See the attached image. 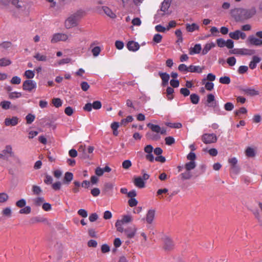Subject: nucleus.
<instances>
[{"label": "nucleus", "mask_w": 262, "mask_h": 262, "mask_svg": "<svg viewBox=\"0 0 262 262\" xmlns=\"http://www.w3.org/2000/svg\"><path fill=\"white\" fill-rule=\"evenodd\" d=\"M236 60L234 57H230L227 59V62L230 66H234L236 63Z\"/></svg>", "instance_id": "60"}, {"label": "nucleus", "mask_w": 262, "mask_h": 262, "mask_svg": "<svg viewBox=\"0 0 262 262\" xmlns=\"http://www.w3.org/2000/svg\"><path fill=\"white\" fill-rule=\"evenodd\" d=\"M2 152L5 160L8 159L9 157H12L14 154L12 147L10 145H7L5 149L2 150Z\"/></svg>", "instance_id": "14"}, {"label": "nucleus", "mask_w": 262, "mask_h": 262, "mask_svg": "<svg viewBox=\"0 0 262 262\" xmlns=\"http://www.w3.org/2000/svg\"><path fill=\"white\" fill-rule=\"evenodd\" d=\"M155 211L154 210H149L146 217V222L149 223L151 224L155 217Z\"/></svg>", "instance_id": "23"}, {"label": "nucleus", "mask_w": 262, "mask_h": 262, "mask_svg": "<svg viewBox=\"0 0 262 262\" xmlns=\"http://www.w3.org/2000/svg\"><path fill=\"white\" fill-rule=\"evenodd\" d=\"M26 204V202L25 200L24 199H21L19 200L16 203V205L19 208H23V207H25Z\"/></svg>", "instance_id": "64"}, {"label": "nucleus", "mask_w": 262, "mask_h": 262, "mask_svg": "<svg viewBox=\"0 0 262 262\" xmlns=\"http://www.w3.org/2000/svg\"><path fill=\"white\" fill-rule=\"evenodd\" d=\"M11 102L8 101H4L1 102L0 105L3 109L8 110L10 108Z\"/></svg>", "instance_id": "51"}, {"label": "nucleus", "mask_w": 262, "mask_h": 262, "mask_svg": "<svg viewBox=\"0 0 262 262\" xmlns=\"http://www.w3.org/2000/svg\"><path fill=\"white\" fill-rule=\"evenodd\" d=\"M73 179V174L72 172H66L63 178V183L64 184H69Z\"/></svg>", "instance_id": "27"}, {"label": "nucleus", "mask_w": 262, "mask_h": 262, "mask_svg": "<svg viewBox=\"0 0 262 262\" xmlns=\"http://www.w3.org/2000/svg\"><path fill=\"white\" fill-rule=\"evenodd\" d=\"M68 35L64 33H56L53 36L51 39L52 43H56L60 41H66L68 39Z\"/></svg>", "instance_id": "9"}, {"label": "nucleus", "mask_w": 262, "mask_h": 262, "mask_svg": "<svg viewBox=\"0 0 262 262\" xmlns=\"http://www.w3.org/2000/svg\"><path fill=\"white\" fill-rule=\"evenodd\" d=\"M247 113V110L245 107H241L238 110L235 111V114L236 116H240L241 114H245Z\"/></svg>", "instance_id": "55"}, {"label": "nucleus", "mask_w": 262, "mask_h": 262, "mask_svg": "<svg viewBox=\"0 0 262 262\" xmlns=\"http://www.w3.org/2000/svg\"><path fill=\"white\" fill-rule=\"evenodd\" d=\"M31 222L32 224L36 223H47V220L40 216H37L32 217L31 219Z\"/></svg>", "instance_id": "29"}, {"label": "nucleus", "mask_w": 262, "mask_h": 262, "mask_svg": "<svg viewBox=\"0 0 262 262\" xmlns=\"http://www.w3.org/2000/svg\"><path fill=\"white\" fill-rule=\"evenodd\" d=\"M18 123V118L17 117L12 118H7L5 120V124L6 126H15Z\"/></svg>", "instance_id": "17"}, {"label": "nucleus", "mask_w": 262, "mask_h": 262, "mask_svg": "<svg viewBox=\"0 0 262 262\" xmlns=\"http://www.w3.org/2000/svg\"><path fill=\"white\" fill-rule=\"evenodd\" d=\"M191 102L194 104H196L199 103L200 100L199 96L195 94H192L190 96Z\"/></svg>", "instance_id": "40"}, {"label": "nucleus", "mask_w": 262, "mask_h": 262, "mask_svg": "<svg viewBox=\"0 0 262 262\" xmlns=\"http://www.w3.org/2000/svg\"><path fill=\"white\" fill-rule=\"evenodd\" d=\"M11 63L10 60L7 58H2L0 59V66L6 67Z\"/></svg>", "instance_id": "39"}, {"label": "nucleus", "mask_w": 262, "mask_h": 262, "mask_svg": "<svg viewBox=\"0 0 262 262\" xmlns=\"http://www.w3.org/2000/svg\"><path fill=\"white\" fill-rule=\"evenodd\" d=\"M240 90L244 94L251 96H256L259 94L258 91L250 88H241Z\"/></svg>", "instance_id": "13"}, {"label": "nucleus", "mask_w": 262, "mask_h": 262, "mask_svg": "<svg viewBox=\"0 0 262 262\" xmlns=\"http://www.w3.org/2000/svg\"><path fill=\"white\" fill-rule=\"evenodd\" d=\"M83 12L81 10H79L68 17L65 21L66 28L70 29L76 26L79 20L83 16Z\"/></svg>", "instance_id": "1"}, {"label": "nucleus", "mask_w": 262, "mask_h": 262, "mask_svg": "<svg viewBox=\"0 0 262 262\" xmlns=\"http://www.w3.org/2000/svg\"><path fill=\"white\" fill-rule=\"evenodd\" d=\"M229 36L231 38L234 40H238L239 38L245 39L247 37L246 33L239 30H236L234 32H230Z\"/></svg>", "instance_id": "7"}, {"label": "nucleus", "mask_w": 262, "mask_h": 262, "mask_svg": "<svg viewBox=\"0 0 262 262\" xmlns=\"http://www.w3.org/2000/svg\"><path fill=\"white\" fill-rule=\"evenodd\" d=\"M192 175L191 172L186 170L185 172L182 173L180 174L181 179L183 180H189L192 177Z\"/></svg>", "instance_id": "38"}, {"label": "nucleus", "mask_w": 262, "mask_h": 262, "mask_svg": "<svg viewBox=\"0 0 262 262\" xmlns=\"http://www.w3.org/2000/svg\"><path fill=\"white\" fill-rule=\"evenodd\" d=\"M174 92L173 89L171 87H168L166 90V94L168 100L173 99L172 94Z\"/></svg>", "instance_id": "45"}, {"label": "nucleus", "mask_w": 262, "mask_h": 262, "mask_svg": "<svg viewBox=\"0 0 262 262\" xmlns=\"http://www.w3.org/2000/svg\"><path fill=\"white\" fill-rule=\"evenodd\" d=\"M33 57L39 61H46L48 59L46 55L41 54L39 52L35 53Z\"/></svg>", "instance_id": "31"}, {"label": "nucleus", "mask_w": 262, "mask_h": 262, "mask_svg": "<svg viewBox=\"0 0 262 262\" xmlns=\"http://www.w3.org/2000/svg\"><path fill=\"white\" fill-rule=\"evenodd\" d=\"M255 50L246 48L234 49L230 51V53L235 55H252L255 54Z\"/></svg>", "instance_id": "3"}, {"label": "nucleus", "mask_w": 262, "mask_h": 262, "mask_svg": "<svg viewBox=\"0 0 262 262\" xmlns=\"http://www.w3.org/2000/svg\"><path fill=\"white\" fill-rule=\"evenodd\" d=\"M204 69V67H201L200 66H195L193 65H190L189 67V72L193 73H201L203 71V70Z\"/></svg>", "instance_id": "26"}, {"label": "nucleus", "mask_w": 262, "mask_h": 262, "mask_svg": "<svg viewBox=\"0 0 262 262\" xmlns=\"http://www.w3.org/2000/svg\"><path fill=\"white\" fill-rule=\"evenodd\" d=\"M245 154L248 157H254L255 156V150L250 147L247 148Z\"/></svg>", "instance_id": "37"}, {"label": "nucleus", "mask_w": 262, "mask_h": 262, "mask_svg": "<svg viewBox=\"0 0 262 262\" xmlns=\"http://www.w3.org/2000/svg\"><path fill=\"white\" fill-rule=\"evenodd\" d=\"M186 29L189 32H193L195 30H198L199 29V26L195 23L192 24H186Z\"/></svg>", "instance_id": "24"}, {"label": "nucleus", "mask_w": 262, "mask_h": 262, "mask_svg": "<svg viewBox=\"0 0 262 262\" xmlns=\"http://www.w3.org/2000/svg\"><path fill=\"white\" fill-rule=\"evenodd\" d=\"M147 126L154 132L160 133L161 135H165L166 133V129L164 128H161L158 125H155L151 123H149L147 124Z\"/></svg>", "instance_id": "10"}, {"label": "nucleus", "mask_w": 262, "mask_h": 262, "mask_svg": "<svg viewBox=\"0 0 262 262\" xmlns=\"http://www.w3.org/2000/svg\"><path fill=\"white\" fill-rule=\"evenodd\" d=\"M246 42L251 45L260 46L262 45V39L258 38L254 35H250L246 40Z\"/></svg>", "instance_id": "12"}, {"label": "nucleus", "mask_w": 262, "mask_h": 262, "mask_svg": "<svg viewBox=\"0 0 262 262\" xmlns=\"http://www.w3.org/2000/svg\"><path fill=\"white\" fill-rule=\"evenodd\" d=\"M215 46V43L213 42L206 43L202 50V54L206 55Z\"/></svg>", "instance_id": "28"}, {"label": "nucleus", "mask_w": 262, "mask_h": 262, "mask_svg": "<svg viewBox=\"0 0 262 262\" xmlns=\"http://www.w3.org/2000/svg\"><path fill=\"white\" fill-rule=\"evenodd\" d=\"M240 170V168L237 165L230 166V172L237 174Z\"/></svg>", "instance_id": "47"}, {"label": "nucleus", "mask_w": 262, "mask_h": 262, "mask_svg": "<svg viewBox=\"0 0 262 262\" xmlns=\"http://www.w3.org/2000/svg\"><path fill=\"white\" fill-rule=\"evenodd\" d=\"M36 88V83L32 80L28 79L25 80L23 84L24 90L31 92Z\"/></svg>", "instance_id": "6"}, {"label": "nucleus", "mask_w": 262, "mask_h": 262, "mask_svg": "<svg viewBox=\"0 0 262 262\" xmlns=\"http://www.w3.org/2000/svg\"><path fill=\"white\" fill-rule=\"evenodd\" d=\"M178 70L182 72H189V67H187L185 64H180L178 67Z\"/></svg>", "instance_id": "49"}, {"label": "nucleus", "mask_w": 262, "mask_h": 262, "mask_svg": "<svg viewBox=\"0 0 262 262\" xmlns=\"http://www.w3.org/2000/svg\"><path fill=\"white\" fill-rule=\"evenodd\" d=\"M132 166V162L129 160H126L122 163V167L124 169H127Z\"/></svg>", "instance_id": "58"}, {"label": "nucleus", "mask_w": 262, "mask_h": 262, "mask_svg": "<svg viewBox=\"0 0 262 262\" xmlns=\"http://www.w3.org/2000/svg\"><path fill=\"white\" fill-rule=\"evenodd\" d=\"M34 73L31 70H27L25 72V76L28 79H32L34 77Z\"/></svg>", "instance_id": "61"}, {"label": "nucleus", "mask_w": 262, "mask_h": 262, "mask_svg": "<svg viewBox=\"0 0 262 262\" xmlns=\"http://www.w3.org/2000/svg\"><path fill=\"white\" fill-rule=\"evenodd\" d=\"M9 198L8 195L6 193H0V203L6 202Z\"/></svg>", "instance_id": "56"}, {"label": "nucleus", "mask_w": 262, "mask_h": 262, "mask_svg": "<svg viewBox=\"0 0 262 262\" xmlns=\"http://www.w3.org/2000/svg\"><path fill=\"white\" fill-rule=\"evenodd\" d=\"M137 231V228L135 226H130L125 229L124 231L128 238H132L134 237Z\"/></svg>", "instance_id": "15"}, {"label": "nucleus", "mask_w": 262, "mask_h": 262, "mask_svg": "<svg viewBox=\"0 0 262 262\" xmlns=\"http://www.w3.org/2000/svg\"><path fill=\"white\" fill-rule=\"evenodd\" d=\"M45 202V199L43 197H37L33 199V204L35 206H40L42 205Z\"/></svg>", "instance_id": "34"}, {"label": "nucleus", "mask_w": 262, "mask_h": 262, "mask_svg": "<svg viewBox=\"0 0 262 262\" xmlns=\"http://www.w3.org/2000/svg\"><path fill=\"white\" fill-rule=\"evenodd\" d=\"M165 141L166 144H167L168 145H171L172 144L174 143V142H175L174 139L172 137H171V136H169V137L165 138Z\"/></svg>", "instance_id": "54"}, {"label": "nucleus", "mask_w": 262, "mask_h": 262, "mask_svg": "<svg viewBox=\"0 0 262 262\" xmlns=\"http://www.w3.org/2000/svg\"><path fill=\"white\" fill-rule=\"evenodd\" d=\"M114 186V185L113 183H107L104 185V190L108 195H112Z\"/></svg>", "instance_id": "22"}, {"label": "nucleus", "mask_w": 262, "mask_h": 262, "mask_svg": "<svg viewBox=\"0 0 262 262\" xmlns=\"http://www.w3.org/2000/svg\"><path fill=\"white\" fill-rule=\"evenodd\" d=\"M159 75L162 79V84L165 86L168 84V81L169 80V75L166 73H162L161 72H159Z\"/></svg>", "instance_id": "20"}, {"label": "nucleus", "mask_w": 262, "mask_h": 262, "mask_svg": "<svg viewBox=\"0 0 262 262\" xmlns=\"http://www.w3.org/2000/svg\"><path fill=\"white\" fill-rule=\"evenodd\" d=\"M196 167V163L195 161H190L187 162L185 165V168L186 170L190 171Z\"/></svg>", "instance_id": "36"}, {"label": "nucleus", "mask_w": 262, "mask_h": 262, "mask_svg": "<svg viewBox=\"0 0 262 262\" xmlns=\"http://www.w3.org/2000/svg\"><path fill=\"white\" fill-rule=\"evenodd\" d=\"M35 117L34 115L31 114H29L26 117V119L27 121V123L30 124L32 123L35 120Z\"/></svg>", "instance_id": "46"}, {"label": "nucleus", "mask_w": 262, "mask_h": 262, "mask_svg": "<svg viewBox=\"0 0 262 262\" xmlns=\"http://www.w3.org/2000/svg\"><path fill=\"white\" fill-rule=\"evenodd\" d=\"M133 220L132 217L130 215H127L123 216L121 222H122V223H128L132 222Z\"/></svg>", "instance_id": "59"}, {"label": "nucleus", "mask_w": 262, "mask_h": 262, "mask_svg": "<svg viewBox=\"0 0 262 262\" xmlns=\"http://www.w3.org/2000/svg\"><path fill=\"white\" fill-rule=\"evenodd\" d=\"M52 103L56 107H59L62 105V101L60 98H53Z\"/></svg>", "instance_id": "43"}, {"label": "nucleus", "mask_w": 262, "mask_h": 262, "mask_svg": "<svg viewBox=\"0 0 262 262\" xmlns=\"http://www.w3.org/2000/svg\"><path fill=\"white\" fill-rule=\"evenodd\" d=\"M241 17L243 19H248L252 17L256 13L254 9H240L237 10Z\"/></svg>", "instance_id": "4"}, {"label": "nucleus", "mask_w": 262, "mask_h": 262, "mask_svg": "<svg viewBox=\"0 0 262 262\" xmlns=\"http://www.w3.org/2000/svg\"><path fill=\"white\" fill-rule=\"evenodd\" d=\"M127 48L130 51L135 52L139 50V44L134 41H129L127 43Z\"/></svg>", "instance_id": "18"}, {"label": "nucleus", "mask_w": 262, "mask_h": 262, "mask_svg": "<svg viewBox=\"0 0 262 262\" xmlns=\"http://www.w3.org/2000/svg\"><path fill=\"white\" fill-rule=\"evenodd\" d=\"M171 0H164L161 4V11L165 12L169 8Z\"/></svg>", "instance_id": "30"}, {"label": "nucleus", "mask_w": 262, "mask_h": 262, "mask_svg": "<svg viewBox=\"0 0 262 262\" xmlns=\"http://www.w3.org/2000/svg\"><path fill=\"white\" fill-rule=\"evenodd\" d=\"M31 207L30 206H26L24 208L21 209L19 211V213L20 214H29L31 212Z\"/></svg>", "instance_id": "52"}, {"label": "nucleus", "mask_w": 262, "mask_h": 262, "mask_svg": "<svg viewBox=\"0 0 262 262\" xmlns=\"http://www.w3.org/2000/svg\"><path fill=\"white\" fill-rule=\"evenodd\" d=\"M122 224H123L122 222H121L120 220L117 221V222H116V224H115V226L117 228V231L121 232H122L124 231V230H123V228L122 226Z\"/></svg>", "instance_id": "50"}, {"label": "nucleus", "mask_w": 262, "mask_h": 262, "mask_svg": "<svg viewBox=\"0 0 262 262\" xmlns=\"http://www.w3.org/2000/svg\"><path fill=\"white\" fill-rule=\"evenodd\" d=\"M2 214L5 217H10L12 215V210L10 207L5 208L2 211Z\"/></svg>", "instance_id": "35"}, {"label": "nucleus", "mask_w": 262, "mask_h": 262, "mask_svg": "<svg viewBox=\"0 0 262 262\" xmlns=\"http://www.w3.org/2000/svg\"><path fill=\"white\" fill-rule=\"evenodd\" d=\"M53 180V178L51 176L48 174H45V179H44V183L45 184L47 185L52 184Z\"/></svg>", "instance_id": "48"}, {"label": "nucleus", "mask_w": 262, "mask_h": 262, "mask_svg": "<svg viewBox=\"0 0 262 262\" xmlns=\"http://www.w3.org/2000/svg\"><path fill=\"white\" fill-rule=\"evenodd\" d=\"M12 4L20 12H27L29 9L28 4L21 1L11 0Z\"/></svg>", "instance_id": "2"}, {"label": "nucleus", "mask_w": 262, "mask_h": 262, "mask_svg": "<svg viewBox=\"0 0 262 262\" xmlns=\"http://www.w3.org/2000/svg\"><path fill=\"white\" fill-rule=\"evenodd\" d=\"M261 60V58L258 56H253L252 58V60L249 64V68L251 70H253L256 68L257 64L260 62Z\"/></svg>", "instance_id": "16"}, {"label": "nucleus", "mask_w": 262, "mask_h": 262, "mask_svg": "<svg viewBox=\"0 0 262 262\" xmlns=\"http://www.w3.org/2000/svg\"><path fill=\"white\" fill-rule=\"evenodd\" d=\"M21 93L20 92H14L9 93V97L10 99H15L20 98L21 96Z\"/></svg>", "instance_id": "44"}, {"label": "nucleus", "mask_w": 262, "mask_h": 262, "mask_svg": "<svg viewBox=\"0 0 262 262\" xmlns=\"http://www.w3.org/2000/svg\"><path fill=\"white\" fill-rule=\"evenodd\" d=\"M153 150V147L151 145H147L144 148V151L147 154L146 159L150 162L154 161V157L152 154Z\"/></svg>", "instance_id": "11"}, {"label": "nucleus", "mask_w": 262, "mask_h": 262, "mask_svg": "<svg viewBox=\"0 0 262 262\" xmlns=\"http://www.w3.org/2000/svg\"><path fill=\"white\" fill-rule=\"evenodd\" d=\"M166 125L170 127L175 128H180L182 127V125L181 123H167Z\"/></svg>", "instance_id": "57"}, {"label": "nucleus", "mask_w": 262, "mask_h": 262, "mask_svg": "<svg viewBox=\"0 0 262 262\" xmlns=\"http://www.w3.org/2000/svg\"><path fill=\"white\" fill-rule=\"evenodd\" d=\"M78 151L79 153H81V157L83 159H90L91 158L90 156L87 154L85 148V146L82 145H80L78 148Z\"/></svg>", "instance_id": "25"}, {"label": "nucleus", "mask_w": 262, "mask_h": 262, "mask_svg": "<svg viewBox=\"0 0 262 262\" xmlns=\"http://www.w3.org/2000/svg\"><path fill=\"white\" fill-rule=\"evenodd\" d=\"M224 108L226 111H231L234 108V105L231 102H227L225 104Z\"/></svg>", "instance_id": "62"}, {"label": "nucleus", "mask_w": 262, "mask_h": 262, "mask_svg": "<svg viewBox=\"0 0 262 262\" xmlns=\"http://www.w3.org/2000/svg\"><path fill=\"white\" fill-rule=\"evenodd\" d=\"M101 103L99 101H95L93 103H88L83 107V110L85 111L90 112L92 108L95 110H99L101 107Z\"/></svg>", "instance_id": "8"}, {"label": "nucleus", "mask_w": 262, "mask_h": 262, "mask_svg": "<svg viewBox=\"0 0 262 262\" xmlns=\"http://www.w3.org/2000/svg\"><path fill=\"white\" fill-rule=\"evenodd\" d=\"M248 70V67L246 66H241L238 68V73L240 74H243L246 73Z\"/></svg>", "instance_id": "53"}, {"label": "nucleus", "mask_w": 262, "mask_h": 262, "mask_svg": "<svg viewBox=\"0 0 262 262\" xmlns=\"http://www.w3.org/2000/svg\"><path fill=\"white\" fill-rule=\"evenodd\" d=\"M133 119V117L132 116H128L126 118L121 120V123L125 125L127 123L132 122Z\"/></svg>", "instance_id": "63"}, {"label": "nucleus", "mask_w": 262, "mask_h": 262, "mask_svg": "<svg viewBox=\"0 0 262 262\" xmlns=\"http://www.w3.org/2000/svg\"><path fill=\"white\" fill-rule=\"evenodd\" d=\"M201 45L200 44H196L193 48L190 49L189 53L191 55L198 54L201 52Z\"/></svg>", "instance_id": "32"}, {"label": "nucleus", "mask_w": 262, "mask_h": 262, "mask_svg": "<svg viewBox=\"0 0 262 262\" xmlns=\"http://www.w3.org/2000/svg\"><path fill=\"white\" fill-rule=\"evenodd\" d=\"M164 248L166 250H170L173 247L172 241L168 237H166L163 239Z\"/></svg>", "instance_id": "19"}, {"label": "nucleus", "mask_w": 262, "mask_h": 262, "mask_svg": "<svg viewBox=\"0 0 262 262\" xmlns=\"http://www.w3.org/2000/svg\"><path fill=\"white\" fill-rule=\"evenodd\" d=\"M104 12L111 18H114L116 17V14L108 7L104 6L102 7Z\"/></svg>", "instance_id": "33"}, {"label": "nucleus", "mask_w": 262, "mask_h": 262, "mask_svg": "<svg viewBox=\"0 0 262 262\" xmlns=\"http://www.w3.org/2000/svg\"><path fill=\"white\" fill-rule=\"evenodd\" d=\"M134 183L136 187L139 188H144L145 187V182L143 181V179L140 177L135 178Z\"/></svg>", "instance_id": "21"}, {"label": "nucleus", "mask_w": 262, "mask_h": 262, "mask_svg": "<svg viewBox=\"0 0 262 262\" xmlns=\"http://www.w3.org/2000/svg\"><path fill=\"white\" fill-rule=\"evenodd\" d=\"M32 191H33L34 194H35V195H39L42 191L41 188L39 186H37V185H33L32 186Z\"/></svg>", "instance_id": "41"}, {"label": "nucleus", "mask_w": 262, "mask_h": 262, "mask_svg": "<svg viewBox=\"0 0 262 262\" xmlns=\"http://www.w3.org/2000/svg\"><path fill=\"white\" fill-rule=\"evenodd\" d=\"M219 81L221 83L228 84L230 83L231 80H230V78L229 77L224 76V77H221L220 78Z\"/></svg>", "instance_id": "42"}, {"label": "nucleus", "mask_w": 262, "mask_h": 262, "mask_svg": "<svg viewBox=\"0 0 262 262\" xmlns=\"http://www.w3.org/2000/svg\"><path fill=\"white\" fill-rule=\"evenodd\" d=\"M202 140L205 144H211L216 142L217 137L214 134H204L202 136Z\"/></svg>", "instance_id": "5"}]
</instances>
